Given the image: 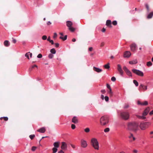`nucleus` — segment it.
<instances>
[{
  "instance_id": "nucleus-1",
  "label": "nucleus",
  "mask_w": 153,
  "mask_h": 153,
  "mask_svg": "<svg viewBox=\"0 0 153 153\" xmlns=\"http://www.w3.org/2000/svg\"><path fill=\"white\" fill-rule=\"evenodd\" d=\"M138 125L135 122H129L127 125V129L128 130L136 132L138 130Z\"/></svg>"
},
{
  "instance_id": "nucleus-2",
  "label": "nucleus",
  "mask_w": 153,
  "mask_h": 153,
  "mask_svg": "<svg viewBox=\"0 0 153 153\" xmlns=\"http://www.w3.org/2000/svg\"><path fill=\"white\" fill-rule=\"evenodd\" d=\"M109 118L107 115L102 116L100 119V122L101 126H105L109 123Z\"/></svg>"
},
{
  "instance_id": "nucleus-3",
  "label": "nucleus",
  "mask_w": 153,
  "mask_h": 153,
  "mask_svg": "<svg viewBox=\"0 0 153 153\" xmlns=\"http://www.w3.org/2000/svg\"><path fill=\"white\" fill-rule=\"evenodd\" d=\"M91 145L95 149L99 150V143L96 139L95 138H92L91 140Z\"/></svg>"
},
{
  "instance_id": "nucleus-4",
  "label": "nucleus",
  "mask_w": 153,
  "mask_h": 153,
  "mask_svg": "<svg viewBox=\"0 0 153 153\" xmlns=\"http://www.w3.org/2000/svg\"><path fill=\"white\" fill-rule=\"evenodd\" d=\"M151 125V123L149 122L141 123L140 125V127L142 130H145L147 128Z\"/></svg>"
},
{
  "instance_id": "nucleus-5",
  "label": "nucleus",
  "mask_w": 153,
  "mask_h": 153,
  "mask_svg": "<svg viewBox=\"0 0 153 153\" xmlns=\"http://www.w3.org/2000/svg\"><path fill=\"white\" fill-rule=\"evenodd\" d=\"M66 25L68 27L69 30L72 32H74L75 29L72 27L73 25L72 22L70 21H67L66 22Z\"/></svg>"
},
{
  "instance_id": "nucleus-6",
  "label": "nucleus",
  "mask_w": 153,
  "mask_h": 153,
  "mask_svg": "<svg viewBox=\"0 0 153 153\" xmlns=\"http://www.w3.org/2000/svg\"><path fill=\"white\" fill-rule=\"evenodd\" d=\"M120 116L123 119L126 120H128L129 117V114L127 112H123L121 113Z\"/></svg>"
},
{
  "instance_id": "nucleus-7",
  "label": "nucleus",
  "mask_w": 153,
  "mask_h": 153,
  "mask_svg": "<svg viewBox=\"0 0 153 153\" xmlns=\"http://www.w3.org/2000/svg\"><path fill=\"white\" fill-rule=\"evenodd\" d=\"M132 71L134 73L138 75L141 76H143V72L140 70L133 69L132 70Z\"/></svg>"
},
{
  "instance_id": "nucleus-8",
  "label": "nucleus",
  "mask_w": 153,
  "mask_h": 153,
  "mask_svg": "<svg viewBox=\"0 0 153 153\" xmlns=\"http://www.w3.org/2000/svg\"><path fill=\"white\" fill-rule=\"evenodd\" d=\"M81 146L82 147L85 148L87 146L86 141L83 139H82L81 141Z\"/></svg>"
},
{
  "instance_id": "nucleus-9",
  "label": "nucleus",
  "mask_w": 153,
  "mask_h": 153,
  "mask_svg": "<svg viewBox=\"0 0 153 153\" xmlns=\"http://www.w3.org/2000/svg\"><path fill=\"white\" fill-rule=\"evenodd\" d=\"M131 50L134 52L136 51L137 47L136 45L134 43L132 44L130 46Z\"/></svg>"
},
{
  "instance_id": "nucleus-10",
  "label": "nucleus",
  "mask_w": 153,
  "mask_h": 153,
  "mask_svg": "<svg viewBox=\"0 0 153 153\" xmlns=\"http://www.w3.org/2000/svg\"><path fill=\"white\" fill-rule=\"evenodd\" d=\"M137 103L138 105L143 106L147 105L148 104V102L146 101H145L143 102H141L140 101H138L137 102Z\"/></svg>"
},
{
  "instance_id": "nucleus-11",
  "label": "nucleus",
  "mask_w": 153,
  "mask_h": 153,
  "mask_svg": "<svg viewBox=\"0 0 153 153\" xmlns=\"http://www.w3.org/2000/svg\"><path fill=\"white\" fill-rule=\"evenodd\" d=\"M117 69L118 71L119 72L120 74L122 75L123 74V71L122 70L121 65L120 64L117 65Z\"/></svg>"
},
{
  "instance_id": "nucleus-12",
  "label": "nucleus",
  "mask_w": 153,
  "mask_h": 153,
  "mask_svg": "<svg viewBox=\"0 0 153 153\" xmlns=\"http://www.w3.org/2000/svg\"><path fill=\"white\" fill-rule=\"evenodd\" d=\"M150 108L149 107H147L144 111L143 113V115L145 116H146L150 111Z\"/></svg>"
},
{
  "instance_id": "nucleus-13",
  "label": "nucleus",
  "mask_w": 153,
  "mask_h": 153,
  "mask_svg": "<svg viewBox=\"0 0 153 153\" xmlns=\"http://www.w3.org/2000/svg\"><path fill=\"white\" fill-rule=\"evenodd\" d=\"M131 55V53L130 51H126L124 53V57L125 58H128Z\"/></svg>"
},
{
  "instance_id": "nucleus-14",
  "label": "nucleus",
  "mask_w": 153,
  "mask_h": 153,
  "mask_svg": "<svg viewBox=\"0 0 153 153\" xmlns=\"http://www.w3.org/2000/svg\"><path fill=\"white\" fill-rule=\"evenodd\" d=\"M61 148L62 149L65 150L67 148V145L66 143L64 142H62V146Z\"/></svg>"
},
{
  "instance_id": "nucleus-15",
  "label": "nucleus",
  "mask_w": 153,
  "mask_h": 153,
  "mask_svg": "<svg viewBox=\"0 0 153 153\" xmlns=\"http://www.w3.org/2000/svg\"><path fill=\"white\" fill-rule=\"evenodd\" d=\"M106 25L109 27H112L111 25V22L110 20H108L106 21Z\"/></svg>"
},
{
  "instance_id": "nucleus-16",
  "label": "nucleus",
  "mask_w": 153,
  "mask_h": 153,
  "mask_svg": "<svg viewBox=\"0 0 153 153\" xmlns=\"http://www.w3.org/2000/svg\"><path fill=\"white\" fill-rule=\"evenodd\" d=\"M139 88L140 89H142L144 91H146L147 89V86L144 85L142 84H140L139 86Z\"/></svg>"
},
{
  "instance_id": "nucleus-17",
  "label": "nucleus",
  "mask_w": 153,
  "mask_h": 153,
  "mask_svg": "<svg viewBox=\"0 0 153 153\" xmlns=\"http://www.w3.org/2000/svg\"><path fill=\"white\" fill-rule=\"evenodd\" d=\"M46 131V129L44 127H42V128L37 130V131L41 133H44Z\"/></svg>"
},
{
  "instance_id": "nucleus-18",
  "label": "nucleus",
  "mask_w": 153,
  "mask_h": 153,
  "mask_svg": "<svg viewBox=\"0 0 153 153\" xmlns=\"http://www.w3.org/2000/svg\"><path fill=\"white\" fill-rule=\"evenodd\" d=\"M128 138L130 139L131 141H134L135 140V138L134 137L133 134L131 133H130V135L128 136Z\"/></svg>"
},
{
  "instance_id": "nucleus-19",
  "label": "nucleus",
  "mask_w": 153,
  "mask_h": 153,
  "mask_svg": "<svg viewBox=\"0 0 153 153\" xmlns=\"http://www.w3.org/2000/svg\"><path fill=\"white\" fill-rule=\"evenodd\" d=\"M93 69L94 71L98 73H100L102 71V70L101 69H100L95 67H93Z\"/></svg>"
},
{
  "instance_id": "nucleus-20",
  "label": "nucleus",
  "mask_w": 153,
  "mask_h": 153,
  "mask_svg": "<svg viewBox=\"0 0 153 153\" xmlns=\"http://www.w3.org/2000/svg\"><path fill=\"white\" fill-rule=\"evenodd\" d=\"M72 122L74 123H78V120L76 117H74L72 120Z\"/></svg>"
},
{
  "instance_id": "nucleus-21",
  "label": "nucleus",
  "mask_w": 153,
  "mask_h": 153,
  "mask_svg": "<svg viewBox=\"0 0 153 153\" xmlns=\"http://www.w3.org/2000/svg\"><path fill=\"white\" fill-rule=\"evenodd\" d=\"M4 45L6 47H8L10 45V43L9 41L8 40H5L4 42Z\"/></svg>"
},
{
  "instance_id": "nucleus-22",
  "label": "nucleus",
  "mask_w": 153,
  "mask_h": 153,
  "mask_svg": "<svg viewBox=\"0 0 153 153\" xmlns=\"http://www.w3.org/2000/svg\"><path fill=\"white\" fill-rule=\"evenodd\" d=\"M137 62V61L136 59L129 62V63L130 64H136Z\"/></svg>"
},
{
  "instance_id": "nucleus-23",
  "label": "nucleus",
  "mask_w": 153,
  "mask_h": 153,
  "mask_svg": "<svg viewBox=\"0 0 153 153\" xmlns=\"http://www.w3.org/2000/svg\"><path fill=\"white\" fill-rule=\"evenodd\" d=\"M59 142H55L53 143V146H54V148H57L59 146Z\"/></svg>"
},
{
  "instance_id": "nucleus-24",
  "label": "nucleus",
  "mask_w": 153,
  "mask_h": 153,
  "mask_svg": "<svg viewBox=\"0 0 153 153\" xmlns=\"http://www.w3.org/2000/svg\"><path fill=\"white\" fill-rule=\"evenodd\" d=\"M153 16V12H151L149 13L148 15L147 16V18L148 19H151L152 18V16Z\"/></svg>"
},
{
  "instance_id": "nucleus-25",
  "label": "nucleus",
  "mask_w": 153,
  "mask_h": 153,
  "mask_svg": "<svg viewBox=\"0 0 153 153\" xmlns=\"http://www.w3.org/2000/svg\"><path fill=\"white\" fill-rule=\"evenodd\" d=\"M108 92L109 93L110 96H113V93L112 91L111 88L109 89V90L108 91Z\"/></svg>"
},
{
  "instance_id": "nucleus-26",
  "label": "nucleus",
  "mask_w": 153,
  "mask_h": 153,
  "mask_svg": "<svg viewBox=\"0 0 153 153\" xmlns=\"http://www.w3.org/2000/svg\"><path fill=\"white\" fill-rule=\"evenodd\" d=\"M137 117L139 119H140L142 120L145 119L146 117L143 115L142 116H140L138 115H136Z\"/></svg>"
},
{
  "instance_id": "nucleus-27",
  "label": "nucleus",
  "mask_w": 153,
  "mask_h": 153,
  "mask_svg": "<svg viewBox=\"0 0 153 153\" xmlns=\"http://www.w3.org/2000/svg\"><path fill=\"white\" fill-rule=\"evenodd\" d=\"M104 67L105 69H108L110 68L109 64L108 63L107 64L104 65Z\"/></svg>"
},
{
  "instance_id": "nucleus-28",
  "label": "nucleus",
  "mask_w": 153,
  "mask_h": 153,
  "mask_svg": "<svg viewBox=\"0 0 153 153\" xmlns=\"http://www.w3.org/2000/svg\"><path fill=\"white\" fill-rule=\"evenodd\" d=\"M51 53L54 54L56 53V51L54 48H52L50 50Z\"/></svg>"
},
{
  "instance_id": "nucleus-29",
  "label": "nucleus",
  "mask_w": 153,
  "mask_h": 153,
  "mask_svg": "<svg viewBox=\"0 0 153 153\" xmlns=\"http://www.w3.org/2000/svg\"><path fill=\"white\" fill-rule=\"evenodd\" d=\"M60 38L63 41H65L67 39V35H65L64 37H63L62 36H60Z\"/></svg>"
},
{
  "instance_id": "nucleus-30",
  "label": "nucleus",
  "mask_w": 153,
  "mask_h": 153,
  "mask_svg": "<svg viewBox=\"0 0 153 153\" xmlns=\"http://www.w3.org/2000/svg\"><path fill=\"white\" fill-rule=\"evenodd\" d=\"M90 131V129L88 128H87L84 129V131L86 133H88Z\"/></svg>"
},
{
  "instance_id": "nucleus-31",
  "label": "nucleus",
  "mask_w": 153,
  "mask_h": 153,
  "mask_svg": "<svg viewBox=\"0 0 153 153\" xmlns=\"http://www.w3.org/2000/svg\"><path fill=\"white\" fill-rule=\"evenodd\" d=\"M126 73L128 76H132L131 73L129 70L128 71H126Z\"/></svg>"
},
{
  "instance_id": "nucleus-32",
  "label": "nucleus",
  "mask_w": 153,
  "mask_h": 153,
  "mask_svg": "<svg viewBox=\"0 0 153 153\" xmlns=\"http://www.w3.org/2000/svg\"><path fill=\"white\" fill-rule=\"evenodd\" d=\"M133 83L135 84L136 86H138V83L136 80H133Z\"/></svg>"
},
{
  "instance_id": "nucleus-33",
  "label": "nucleus",
  "mask_w": 153,
  "mask_h": 153,
  "mask_svg": "<svg viewBox=\"0 0 153 153\" xmlns=\"http://www.w3.org/2000/svg\"><path fill=\"white\" fill-rule=\"evenodd\" d=\"M152 63L151 61L148 62L147 63V65L148 66H150L152 65Z\"/></svg>"
},
{
  "instance_id": "nucleus-34",
  "label": "nucleus",
  "mask_w": 153,
  "mask_h": 153,
  "mask_svg": "<svg viewBox=\"0 0 153 153\" xmlns=\"http://www.w3.org/2000/svg\"><path fill=\"white\" fill-rule=\"evenodd\" d=\"M2 119H3L4 120L7 121L8 120V118L7 117H1V120H2Z\"/></svg>"
},
{
  "instance_id": "nucleus-35",
  "label": "nucleus",
  "mask_w": 153,
  "mask_h": 153,
  "mask_svg": "<svg viewBox=\"0 0 153 153\" xmlns=\"http://www.w3.org/2000/svg\"><path fill=\"white\" fill-rule=\"evenodd\" d=\"M52 150L53 151V153H55L57 152V148L54 147L53 148Z\"/></svg>"
},
{
  "instance_id": "nucleus-36",
  "label": "nucleus",
  "mask_w": 153,
  "mask_h": 153,
  "mask_svg": "<svg viewBox=\"0 0 153 153\" xmlns=\"http://www.w3.org/2000/svg\"><path fill=\"white\" fill-rule=\"evenodd\" d=\"M110 131V129L108 128H107L104 130V131L105 132H108Z\"/></svg>"
},
{
  "instance_id": "nucleus-37",
  "label": "nucleus",
  "mask_w": 153,
  "mask_h": 153,
  "mask_svg": "<svg viewBox=\"0 0 153 153\" xmlns=\"http://www.w3.org/2000/svg\"><path fill=\"white\" fill-rule=\"evenodd\" d=\"M53 55L51 53L49 55L48 57L50 59H52L53 57Z\"/></svg>"
},
{
  "instance_id": "nucleus-38",
  "label": "nucleus",
  "mask_w": 153,
  "mask_h": 153,
  "mask_svg": "<svg viewBox=\"0 0 153 153\" xmlns=\"http://www.w3.org/2000/svg\"><path fill=\"white\" fill-rule=\"evenodd\" d=\"M35 137L34 134L30 135L29 136V137L31 140H33Z\"/></svg>"
},
{
  "instance_id": "nucleus-39",
  "label": "nucleus",
  "mask_w": 153,
  "mask_h": 153,
  "mask_svg": "<svg viewBox=\"0 0 153 153\" xmlns=\"http://www.w3.org/2000/svg\"><path fill=\"white\" fill-rule=\"evenodd\" d=\"M30 53V52L26 53L25 54V56L26 57L29 59V53Z\"/></svg>"
},
{
  "instance_id": "nucleus-40",
  "label": "nucleus",
  "mask_w": 153,
  "mask_h": 153,
  "mask_svg": "<svg viewBox=\"0 0 153 153\" xmlns=\"http://www.w3.org/2000/svg\"><path fill=\"white\" fill-rule=\"evenodd\" d=\"M112 24L114 25H116L117 24V21L116 20L114 21H113Z\"/></svg>"
},
{
  "instance_id": "nucleus-41",
  "label": "nucleus",
  "mask_w": 153,
  "mask_h": 153,
  "mask_svg": "<svg viewBox=\"0 0 153 153\" xmlns=\"http://www.w3.org/2000/svg\"><path fill=\"white\" fill-rule=\"evenodd\" d=\"M145 6L147 11L148 12H149V8L148 5L147 4H146L145 5Z\"/></svg>"
},
{
  "instance_id": "nucleus-42",
  "label": "nucleus",
  "mask_w": 153,
  "mask_h": 153,
  "mask_svg": "<svg viewBox=\"0 0 153 153\" xmlns=\"http://www.w3.org/2000/svg\"><path fill=\"white\" fill-rule=\"evenodd\" d=\"M42 38L43 40H46L47 39V36L45 35H44L42 36Z\"/></svg>"
},
{
  "instance_id": "nucleus-43",
  "label": "nucleus",
  "mask_w": 153,
  "mask_h": 153,
  "mask_svg": "<svg viewBox=\"0 0 153 153\" xmlns=\"http://www.w3.org/2000/svg\"><path fill=\"white\" fill-rule=\"evenodd\" d=\"M104 99L106 101L108 102L109 100V98L108 96H105L104 97Z\"/></svg>"
},
{
  "instance_id": "nucleus-44",
  "label": "nucleus",
  "mask_w": 153,
  "mask_h": 153,
  "mask_svg": "<svg viewBox=\"0 0 153 153\" xmlns=\"http://www.w3.org/2000/svg\"><path fill=\"white\" fill-rule=\"evenodd\" d=\"M123 69L124 70V71H125L126 72L128 70L127 69V68L126 66H124L123 67Z\"/></svg>"
},
{
  "instance_id": "nucleus-45",
  "label": "nucleus",
  "mask_w": 153,
  "mask_h": 153,
  "mask_svg": "<svg viewBox=\"0 0 153 153\" xmlns=\"http://www.w3.org/2000/svg\"><path fill=\"white\" fill-rule=\"evenodd\" d=\"M36 147L35 146H33L32 147L31 150L33 151H34L36 150Z\"/></svg>"
},
{
  "instance_id": "nucleus-46",
  "label": "nucleus",
  "mask_w": 153,
  "mask_h": 153,
  "mask_svg": "<svg viewBox=\"0 0 153 153\" xmlns=\"http://www.w3.org/2000/svg\"><path fill=\"white\" fill-rule=\"evenodd\" d=\"M71 127L72 129H74L75 128L76 126L75 125L72 124L71 125Z\"/></svg>"
},
{
  "instance_id": "nucleus-47",
  "label": "nucleus",
  "mask_w": 153,
  "mask_h": 153,
  "mask_svg": "<svg viewBox=\"0 0 153 153\" xmlns=\"http://www.w3.org/2000/svg\"><path fill=\"white\" fill-rule=\"evenodd\" d=\"M105 45V43L103 42H102L100 45V47H103Z\"/></svg>"
},
{
  "instance_id": "nucleus-48",
  "label": "nucleus",
  "mask_w": 153,
  "mask_h": 153,
  "mask_svg": "<svg viewBox=\"0 0 153 153\" xmlns=\"http://www.w3.org/2000/svg\"><path fill=\"white\" fill-rule=\"evenodd\" d=\"M37 57L38 58H40L42 57V55L41 54H39L37 56Z\"/></svg>"
},
{
  "instance_id": "nucleus-49",
  "label": "nucleus",
  "mask_w": 153,
  "mask_h": 153,
  "mask_svg": "<svg viewBox=\"0 0 153 153\" xmlns=\"http://www.w3.org/2000/svg\"><path fill=\"white\" fill-rule=\"evenodd\" d=\"M112 81L114 82L116 80V78L114 76H113L111 78Z\"/></svg>"
},
{
  "instance_id": "nucleus-50",
  "label": "nucleus",
  "mask_w": 153,
  "mask_h": 153,
  "mask_svg": "<svg viewBox=\"0 0 153 153\" xmlns=\"http://www.w3.org/2000/svg\"><path fill=\"white\" fill-rule=\"evenodd\" d=\"M93 50V48L92 47H90L88 48V51H91Z\"/></svg>"
},
{
  "instance_id": "nucleus-51",
  "label": "nucleus",
  "mask_w": 153,
  "mask_h": 153,
  "mask_svg": "<svg viewBox=\"0 0 153 153\" xmlns=\"http://www.w3.org/2000/svg\"><path fill=\"white\" fill-rule=\"evenodd\" d=\"M12 39H13V40H12L13 42L14 43H15L16 42V39H14V38H12Z\"/></svg>"
},
{
  "instance_id": "nucleus-52",
  "label": "nucleus",
  "mask_w": 153,
  "mask_h": 153,
  "mask_svg": "<svg viewBox=\"0 0 153 153\" xmlns=\"http://www.w3.org/2000/svg\"><path fill=\"white\" fill-rule=\"evenodd\" d=\"M150 134L152 135L150 137L152 138H153V131H151L150 132Z\"/></svg>"
},
{
  "instance_id": "nucleus-53",
  "label": "nucleus",
  "mask_w": 153,
  "mask_h": 153,
  "mask_svg": "<svg viewBox=\"0 0 153 153\" xmlns=\"http://www.w3.org/2000/svg\"><path fill=\"white\" fill-rule=\"evenodd\" d=\"M57 36V34L56 33H54V35L53 36V37L54 38H56Z\"/></svg>"
},
{
  "instance_id": "nucleus-54",
  "label": "nucleus",
  "mask_w": 153,
  "mask_h": 153,
  "mask_svg": "<svg viewBox=\"0 0 153 153\" xmlns=\"http://www.w3.org/2000/svg\"><path fill=\"white\" fill-rule=\"evenodd\" d=\"M107 87L109 89L111 88L110 85L108 84L106 85Z\"/></svg>"
},
{
  "instance_id": "nucleus-55",
  "label": "nucleus",
  "mask_w": 153,
  "mask_h": 153,
  "mask_svg": "<svg viewBox=\"0 0 153 153\" xmlns=\"http://www.w3.org/2000/svg\"><path fill=\"white\" fill-rule=\"evenodd\" d=\"M56 47L58 48L59 47V44L58 43H56L55 44Z\"/></svg>"
},
{
  "instance_id": "nucleus-56",
  "label": "nucleus",
  "mask_w": 153,
  "mask_h": 153,
  "mask_svg": "<svg viewBox=\"0 0 153 153\" xmlns=\"http://www.w3.org/2000/svg\"><path fill=\"white\" fill-rule=\"evenodd\" d=\"M101 92L102 94H105V93L106 91L105 90H102L101 91Z\"/></svg>"
},
{
  "instance_id": "nucleus-57",
  "label": "nucleus",
  "mask_w": 153,
  "mask_h": 153,
  "mask_svg": "<svg viewBox=\"0 0 153 153\" xmlns=\"http://www.w3.org/2000/svg\"><path fill=\"white\" fill-rule=\"evenodd\" d=\"M49 42L51 43V44H52V45H53L54 44V42H53V40H51Z\"/></svg>"
},
{
  "instance_id": "nucleus-58",
  "label": "nucleus",
  "mask_w": 153,
  "mask_h": 153,
  "mask_svg": "<svg viewBox=\"0 0 153 153\" xmlns=\"http://www.w3.org/2000/svg\"><path fill=\"white\" fill-rule=\"evenodd\" d=\"M71 146L74 149H75L76 148L75 146L74 145L71 144Z\"/></svg>"
},
{
  "instance_id": "nucleus-59",
  "label": "nucleus",
  "mask_w": 153,
  "mask_h": 153,
  "mask_svg": "<svg viewBox=\"0 0 153 153\" xmlns=\"http://www.w3.org/2000/svg\"><path fill=\"white\" fill-rule=\"evenodd\" d=\"M36 67V68H37V66L36 65H34L32 67V68H33L34 67Z\"/></svg>"
},
{
  "instance_id": "nucleus-60",
  "label": "nucleus",
  "mask_w": 153,
  "mask_h": 153,
  "mask_svg": "<svg viewBox=\"0 0 153 153\" xmlns=\"http://www.w3.org/2000/svg\"><path fill=\"white\" fill-rule=\"evenodd\" d=\"M106 29L104 28H103L102 30V31L103 32H104L105 31Z\"/></svg>"
},
{
  "instance_id": "nucleus-61",
  "label": "nucleus",
  "mask_w": 153,
  "mask_h": 153,
  "mask_svg": "<svg viewBox=\"0 0 153 153\" xmlns=\"http://www.w3.org/2000/svg\"><path fill=\"white\" fill-rule=\"evenodd\" d=\"M101 98L102 100H103L104 99V96L103 95H101Z\"/></svg>"
},
{
  "instance_id": "nucleus-62",
  "label": "nucleus",
  "mask_w": 153,
  "mask_h": 153,
  "mask_svg": "<svg viewBox=\"0 0 153 153\" xmlns=\"http://www.w3.org/2000/svg\"><path fill=\"white\" fill-rule=\"evenodd\" d=\"M149 114L150 115H152L153 114V110H152V111H151L150 113H149Z\"/></svg>"
},
{
  "instance_id": "nucleus-63",
  "label": "nucleus",
  "mask_w": 153,
  "mask_h": 153,
  "mask_svg": "<svg viewBox=\"0 0 153 153\" xmlns=\"http://www.w3.org/2000/svg\"><path fill=\"white\" fill-rule=\"evenodd\" d=\"M51 24V22H48L47 23V24L48 25H50Z\"/></svg>"
},
{
  "instance_id": "nucleus-64",
  "label": "nucleus",
  "mask_w": 153,
  "mask_h": 153,
  "mask_svg": "<svg viewBox=\"0 0 153 153\" xmlns=\"http://www.w3.org/2000/svg\"><path fill=\"white\" fill-rule=\"evenodd\" d=\"M58 153H64V152L62 150H60Z\"/></svg>"
}]
</instances>
